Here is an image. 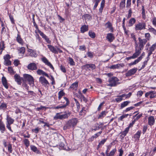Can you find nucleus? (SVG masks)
I'll list each match as a JSON object with an SVG mask.
<instances>
[{
    "label": "nucleus",
    "mask_w": 156,
    "mask_h": 156,
    "mask_svg": "<svg viewBox=\"0 0 156 156\" xmlns=\"http://www.w3.org/2000/svg\"><path fill=\"white\" fill-rule=\"evenodd\" d=\"M78 122V120L76 118H72L69 120L63 127V129L66 130L70 129L71 127L75 126Z\"/></svg>",
    "instance_id": "1"
},
{
    "label": "nucleus",
    "mask_w": 156,
    "mask_h": 156,
    "mask_svg": "<svg viewBox=\"0 0 156 156\" xmlns=\"http://www.w3.org/2000/svg\"><path fill=\"white\" fill-rule=\"evenodd\" d=\"M62 112L57 113L54 117V119L55 120L58 119L62 120L64 119H67L70 115L71 113L68 112L64 114H61Z\"/></svg>",
    "instance_id": "2"
},
{
    "label": "nucleus",
    "mask_w": 156,
    "mask_h": 156,
    "mask_svg": "<svg viewBox=\"0 0 156 156\" xmlns=\"http://www.w3.org/2000/svg\"><path fill=\"white\" fill-rule=\"evenodd\" d=\"M135 52L133 55V58L137 57L141 53V51L144 48L143 47L138 45L137 43L135 44Z\"/></svg>",
    "instance_id": "3"
},
{
    "label": "nucleus",
    "mask_w": 156,
    "mask_h": 156,
    "mask_svg": "<svg viewBox=\"0 0 156 156\" xmlns=\"http://www.w3.org/2000/svg\"><path fill=\"white\" fill-rule=\"evenodd\" d=\"M23 77L26 80L28 81L29 84L30 86H34V79L31 75L28 74H24L23 75Z\"/></svg>",
    "instance_id": "4"
},
{
    "label": "nucleus",
    "mask_w": 156,
    "mask_h": 156,
    "mask_svg": "<svg viewBox=\"0 0 156 156\" xmlns=\"http://www.w3.org/2000/svg\"><path fill=\"white\" fill-rule=\"evenodd\" d=\"M119 81V80L116 77H113L109 79V83L107 85L108 86L111 87H114L117 85V84H119L118 83Z\"/></svg>",
    "instance_id": "5"
},
{
    "label": "nucleus",
    "mask_w": 156,
    "mask_h": 156,
    "mask_svg": "<svg viewBox=\"0 0 156 156\" xmlns=\"http://www.w3.org/2000/svg\"><path fill=\"white\" fill-rule=\"evenodd\" d=\"M6 127L11 132H13L12 130L11 129V125L13 124L14 122V119H12L9 115H7L6 117Z\"/></svg>",
    "instance_id": "6"
},
{
    "label": "nucleus",
    "mask_w": 156,
    "mask_h": 156,
    "mask_svg": "<svg viewBox=\"0 0 156 156\" xmlns=\"http://www.w3.org/2000/svg\"><path fill=\"white\" fill-rule=\"evenodd\" d=\"M146 23L144 22H139L135 25V30L136 31L141 30L145 29Z\"/></svg>",
    "instance_id": "7"
},
{
    "label": "nucleus",
    "mask_w": 156,
    "mask_h": 156,
    "mask_svg": "<svg viewBox=\"0 0 156 156\" xmlns=\"http://www.w3.org/2000/svg\"><path fill=\"white\" fill-rule=\"evenodd\" d=\"M39 81L46 88H48L49 85V83L44 77L41 76L39 78Z\"/></svg>",
    "instance_id": "8"
},
{
    "label": "nucleus",
    "mask_w": 156,
    "mask_h": 156,
    "mask_svg": "<svg viewBox=\"0 0 156 156\" xmlns=\"http://www.w3.org/2000/svg\"><path fill=\"white\" fill-rule=\"evenodd\" d=\"M137 70V68H134L128 70L126 73L125 75L127 77H129L135 74Z\"/></svg>",
    "instance_id": "9"
},
{
    "label": "nucleus",
    "mask_w": 156,
    "mask_h": 156,
    "mask_svg": "<svg viewBox=\"0 0 156 156\" xmlns=\"http://www.w3.org/2000/svg\"><path fill=\"white\" fill-rule=\"evenodd\" d=\"M42 61L44 63L45 65H47L49 66L51 69L53 70L54 69V68L53 67L51 63L49 62L48 59L45 57H43L41 58Z\"/></svg>",
    "instance_id": "10"
},
{
    "label": "nucleus",
    "mask_w": 156,
    "mask_h": 156,
    "mask_svg": "<svg viewBox=\"0 0 156 156\" xmlns=\"http://www.w3.org/2000/svg\"><path fill=\"white\" fill-rule=\"evenodd\" d=\"M11 57L10 55L8 54H7L4 57V58L5 60L4 62L5 64L7 66L10 65L11 64V62L9 60Z\"/></svg>",
    "instance_id": "11"
},
{
    "label": "nucleus",
    "mask_w": 156,
    "mask_h": 156,
    "mask_svg": "<svg viewBox=\"0 0 156 156\" xmlns=\"http://www.w3.org/2000/svg\"><path fill=\"white\" fill-rule=\"evenodd\" d=\"M27 68L29 70H37V64L34 62L30 63L28 65Z\"/></svg>",
    "instance_id": "12"
},
{
    "label": "nucleus",
    "mask_w": 156,
    "mask_h": 156,
    "mask_svg": "<svg viewBox=\"0 0 156 156\" xmlns=\"http://www.w3.org/2000/svg\"><path fill=\"white\" fill-rule=\"evenodd\" d=\"M138 40L139 43L138 44V45L144 48V45L147 42V39H142L141 38L139 37L138 38Z\"/></svg>",
    "instance_id": "13"
},
{
    "label": "nucleus",
    "mask_w": 156,
    "mask_h": 156,
    "mask_svg": "<svg viewBox=\"0 0 156 156\" xmlns=\"http://www.w3.org/2000/svg\"><path fill=\"white\" fill-rule=\"evenodd\" d=\"M105 26L106 28H108L111 32H113L114 28L112 27V24L111 22L109 21H108L105 24Z\"/></svg>",
    "instance_id": "14"
},
{
    "label": "nucleus",
    "mask_w": 156,
    "mask_h": 156,
    "mask_svg": "<svg viewBox=\"0 0 156 156\" xmlns=\"http://www.w3.org/2000/svg\"><path fill=\"white\" fill-rule=\"evenodd\" d=\"M89 68H91L92 69H94L95 68V65L93 64H87L83 66L82 68L86 70H87Z\"/></svg>",
    "instance_id": "15"
},
{
    "label": "nucleus",
    "mask_w": 156,
    "mask_h": 156,
    "mask_svg": "<svg viewBox=\"0 0 156 156\" xmlns=\"http://www.w3.org/2000/svg\"><path fill=\"white\" fill-rule=\"evenodd\" d=\"M64 99L66 101V103L65 105H63L60 106H57L55 107L54 108L55 109H58L59 108H65L67 105H68L69 103V102L68 99L65 97H64Z\"/></svg>",
    "instance_id": "16"
},
{
    "label": "nucleus",
    "mask_w": 156,
    "mask_h": 156,
    "mask_svg": "<svg viewBox=\"0 0 156 156\" xmlns=\"http://www.w3.org/2000/svg\"><path fill=\"white\" fill-rule=\"evenodd\" d=\"M38 33L45 40L47 43L49 44H51V41L49 40V38L45 34H44L40 30H38Z\"/></svg>",
    "instance_id": "17"
},
{
    "label": "nucleus",
    "mask_w": 156,
    "mask_h": 156,
    "mask_svg": "<svg viewBox=\"0 0 156 156\" xmlns=\"http://www.w3.org/2000/svg\"><path fill=\"white\" fill-rule=\"evenodd\" d=\"M106 38L108 41L110 42H111L115 39V37L113 34L108 33L107 34Z\"/></svg>",
    "instance_id": "18"
},
{
    "label": "nucleus",
    "mask_w": 156,
    "mask_h": 156,
    "mask_svg": "<svg viewBox=\"0 0 156 156\" xmlns=\"http://www.w3.org/2000/svg\"><path fill=\"white\" fill-rule=\"evenodd\" d=\"M14 78L15 81L17 82L18 84L20 85L21 83V81L22 78L20 77L19 75L16 74L14 76Z\"/></svg>",
    "instance_id": "19"
},
{
    "label": "nucleus",
    "mask_w": 156,
    "mask_h": 156,
    "mask_svg": "<svg viewBox=\"0 0 156 156\" xmlns=\"http://www.w3.org/2000/svg\"><path fill=\"white\" fill-rule=\"evenodd\" d=\"M155 122V120L154 117L153 116H151L148 118V124L152 126L154 124Z\"/></svg>",
    "instance_id": "20"
},
{
    "label": "nucleus",
    "mask_w": 156,
    "mask_h": 156,
    "mask_svg": "<svg viewBox=\"0 0 156 156\" xmlns=\"http://www.w3.org/2000/svg\"><path fill=\"white\" fill-rule=\"evenodd\" d=\"M37 73L38 75H42L43 76H44L48 78H49V76L48 74L41 69H39L37 70Z\"/></svg>",
    "instance_id": "21"
},
{
    "label": "nucleus",
    "mask_w": 156,
    "mask_h": 156,
    "mask_svg": "<svg viewBox=\"0 0 156 156\" xmlns=\"http://www.w3.org/2000/svg\"><path fill=\"white\" fill-rule=\"evenodd\" d=\"M47 46L51 52L57 54L58 53L57 50L54 46L50 44L48 45Z\"/></svg>",
    "instance_id": "22"
},
{
    "label": "nucleus",
    "mask_w": 156,
    "mask_h": 156,
    "mask_svg": "<svg viewBox=\"0 0 156 156\" xmlns=\"http://www.w3.org/2000/svg\"><path fill=\"white\" fill-rule=\"evenodd\" d=\"M124 66V65L123 63H120L116 65H112L109 68L111 69H119V68L120 67H123Z\"/></svg>",
    "instance_id": "23"
},
{
    "label": "nucleus",
    "mask_w": 156,
    "mask_h": 156,
    "mask_svg": "<svg viewBox=\"0 0 156 156\" xmlns=\"http://www.w3.org/2000/svg\"><path fill=\"white\" fill-rule=\"evenodd\" d=\"M2 82L3 85L7 89H8L9 86L6 78L3 76L2 78Z\"/></svg>",
    "instance_id": "24"
},
{
    "label": "nucleus",
    "mask_w": 156,
    "mask_h": 156,
    "mask_svg": "<svg viewBox=\"0 0 156 156\" xmlns=\"http://www.w3.org/2000/svg\"><path fill=\"white\" fill-rule=\"evenodd\" d=\"M37 120L39 121L38 124H40L41 123H43L44 124V125L43 126L44 127L45 126H46L48 127H49L51 125L49 124L48 123H47L44 122L43 121V119H38Z\"/></svg>",
    "instance_id": "25"
},
{
    "label": "nucleus",
    "mask_w": 156,
    "mask_h": 156,
    "mask_svg": "<svg viewBox=\"0 0 156 156\" xmlns=\"http://www.w3.org/2000/svg\"><path fill=\"white\" fill-rule=\"evenodd\" d=\"M16 41L19 44L22 45H23L24 43L23 39L20 36L19 34H18L16 38Z\"/></svg>",
    "instance_id": "26"
},
{
    "label": "nucleus",
    "mask_w": 156,
    "mask_h": 156,
    "mask_svg": "<svg viewBox=\"0 0 156 156\" xmlns=\"http://www.w3.org/2000/svg\"><path fill=\"white\" fill-rule=\"evenodd\" d=\"M105 0H102L100 5V7L99 9V12L100 14L102 13L103 8L105 6Z\"/></svg>",
    "instance_id": "27"
},
{
    "label": "nucleus",
    "mask_w": 156,
    "mask_h": 156,
    "mask_svg": "<svg viewBox=\"0 0 156 156\" xmlns=\"http://www.w3.org/2000/svg\"><path fill=\"white\" fill-rule=\"evenodd\" d=\"M27 51L28 54L29 56L32 57H35L36 55L35 51L32 49H28Z\"/></svg>",
    "instance_id": "28"
},
{
    "label": "nucleus",
    "mask_w": 156,
    "mask_h": 156,
    "mask_svg": "<svg viewBox=\"0 0 156 156\" xmlns=\"http://www.w3.org/2000/svg\"><path fill=\"white\" fill-rule=\"evenodd\" d=\"M108 113V112L105 111H102L98 115V119H102L104 118L106 114Z\"/></svg>",
    "instance_id": "29"
},
{
    "label": "nucleus",
    "mask_w": 156,
    "mask_h": 156,
    "mask_svg": "<svg viewBox=\"0 0 156 156\" xmlns=\"http://www.w3.org/2000/svg\"><path fill=\"white\" fill-rule=\"evenodd\" d=\"M129 131V128H126L125 130L120 133V136L122 138L126 136Z\"/></svg>",
    "instance_id": "30"
},
{
    "label": "nucleus",
    "mask_w": 156,
    "mask_h": 156,
    "mask_svg": "<svg viewBox=\"0 0 156 156\" xmlns=\"http://www.w3.org/2000/svg\"><path fill=\"white\" fill-rule=\"evenodd\" d=\"M78 82H76L73 83L70 87V88L73 90H77L78 86Z\"/></svg>",
    "instance_id": "31"
},
{
    "label": "nucleus",
    "mask_w": 156,
    "mask_h": 156,
    "mask_svg": "<svg viewBox=\"0 0 156 156\" xmlns=\"http://www.w3.org/2000/svg\"><path fill=\"white\" fill-rule=\"evenodd\" d=\"M88 30V26L84 25L82 26L80 28L81 32L82 33H84Z\"/></svg>",
    "instance_id": "32"
},
{
    "label": "nucleus",
    "mask_w": 156,
    "mask_h": 156,
    "mask_svg": "<svg viewBox=\"0 0 156 156\" xmlns=\"http://www.w3.org/2000/svg\"><path fill=\"white\" fill-rule=\"evenodd\" d=\"M0 130L2 133H3L5 130V125L1 120H0Z\"/></svg>",
    "instance_id": "33"
},
{
    "label": "nucleus",
    "mask_w": 156,
    "mask_h": 156,
    "mask_svg": "<svg viewBox=\"0 0 156 156\" xmlns=\"http://www.w3.org/2000/svg\"><path fill=\"white\" fill-rule=\"evenodd\" d=\"M129 115L130 116H131L132 115V114H124L118 118V121H123V120L124 119L126 118Z\"/></svg>",
    "instance_id": "34"
},
{
    "label": "nucleus",
    "mask_w": 156,
    "mask_h": 156,
    "mask_svg": "<svg viewBox=\"0 0 156 156\" xmlns=\"http://www.w3.org/2000/svg\"><path fill=\"white\" fill-rule=\"evenodd\" d=\"M136 20L134 18H132L129 21L128 26L129 27L132 26L136 22Z\"/></svg>",
    "instance_id": "35"
},
{
    "label": "nucleus",
    "mask_w": 156,
    "mask_h": 156,
    "mask_svg": "<svg viewBox=\"0 0 156 156\" xmlns=\"http://www.w3.org/2000/svg\"><path fill=\"white\" fill-rule=\"evenodd\" d=\"M141 134V131H137L136 133L134 135V138H135L136 140H139Z\"/></svg>",
    "instance_id": "36"
},
{
    "label": "nucleus",
    "mask_w": 156,
    "mask_h": 156,
    "mask_svg": "<svg viewBox=\"0 0 156 156\" xmlns=\"http://www.w3.org/2000/svg\"><path fill=\"white\" fill-rule=\"evenodd\" d=\"M129 101H125L122 103L121 105L120 109H122L123 108L127 106L129 103Z\"/></svg>",
    "instance_id": "37"
},
{
    "label": "nucleus",
    "mask_w": 156,
    "mask_h": 156,
    "mask_svg": "<svg viewBox=\"0 0 156 156\" xmlns=\"http://www.w3.org/2000/svg\"><path fill=\"white\" fill-rule=\"evenodd\" d=\"M125 6V0H122L119 5L120 8L122 9Z\"/></svg>",
    "instance_id": "38"
},
{
    "label": "nucleus",
    "mask_w": 156,
    "mask_h": 156,
    "mask_svg": "<svg viewBox=\"0 0 156 156\" xmlns=\"http://www.w3.org/2000/svg\"><path fill=\"white\" fill-rule=\"evenodd\" d=\"M65 95V93L62 90L60 91L59 92H58V100H60L61 98H62V97L64 96Z\"/></svg>",
    "instance_id": "39"
},
{
    "label": "nucleus",
    "mask_w": 156,
    "mask_h": 156,
    "mask_svg": "<svg viewBox=\"0 0 156 156\" xmlns=\"http://www.w3.org/2000/svg\"><path fill=\"white\" fill-rule=\"evenodd\" d=\"M68 60L69 63L70 64V65L74 66L75 65V62L73 61V59L69 57L68 58Z\"/></svg>",
    "instance_id": "40"
},
{
    "label": "nucleus",
    "mask_w": 156,
    "mask_h": 156,
    "mask_svg": "<svg viewBox=\"0 0 156 156\" xmlns=\"http://www.w3.org/2000/svg\"><path fill=\"white\" fill-rule=\"evenodd\" d=\"M89 36L92 38H94L95 37V33L91 31H89L88 33Z\"/></svg>",
    "instance_id": "41"
},
{
    "label": "nucleus",
    "mask_w": 156,
    "mask_h": 156,
    "mask_svg": "<svg viewBox=\"0 0 156 156\" xmlns=\"http://www.w3.org/2000/svg\"><path fill=\"white\" fill-rule=\"evenodd\" d=\"M7 105L6 104L4 103H2L0 105V109L4 110L6 108Z\"/></svg>",
    "instance_id": "42"
},
{
    "label": "nucleus",
    "mask_w": 156,
    "mask_h": 156,
    "mask_svg": "<svg viewBox=\"0 0 156 156\" xmlns=\"http://www.w3.org/2000/svg\"><path fill=\"white\" fill-rule=\"evenodd\" d=\"M31 150L33 151L35 153L38 154L40 152L38 150L36 147H31Z\"/></svg>",
    "instance_id": "43"
},
{
    "label": "nucleus",
    "mask_w": 156,
    "mask_h": 156,
    "mask_svg": "<svg viewBox=\"0 0 156 156\" xmlns=\"http://www.w3.org/2000/svg\"><path fill=\"white\" fill-rule=\"evenodd\" d=\"M18 50L19 53L24 54L25 52V48L24 47H22Z\"/></svg>",
    "instance_id": "44"
},
{
    "label": "nucleus",
    "mask_w": 156,
    "mask_h": 156,
    "mask_svg": "<svg viewBox=\"0 0 156 156\" xmlns=\"http://www.w3.org/2000/svg\"><path fill=\"white\" fill-rule=\"evenodd\" d=\"M59 149L61 150H64L66 151H69L71 149L69 148V147H59Z\"/></svg>",
    "instance_id": "45"
},
{
    "label": "nucleus",
    "mask_w": 156,
    "mask_h": 156,
    "mask_svg": "<svg viewBox=\"0 0 156 156\" xmlns=\"http://www.w3.org/2000/svg\"><path fill=\"white\" fill-rule=\"evenodd\" d=\"M84 17L86 20H90L91 19V16L89 14H86L83 16Z\"/></svg>",
    "instance_id": "46"
},
{
    "label": "nucleus",
    "mask_w": 156,
    "mask_h": 156,
    "mask_svg": "<svg viewBox=\"0 0 156 156\" xmlns=\"http://www.w3.org/2000/svg\"><path fill=\"white\" fill-rule=\"evenodd\" d=\"M156 47V44H153L150 48L149 50L153 52L155 49Z\"/></svg>",
    "instance_id": "47"
},
{
    "label": "nucleus",
    "mask_w": 156,
    "mask_h": 156,
    "mask_svg": "<svg viewBox=\"0 0 156 156\" xmlns=\"http://www.w3.org/2000/svg\"><path fill=\"white\" fill-rule=\"evenodd\" d=\"M74 100L76 103L77 110L79 111L80 108V104L76 99L74 98Z\"/></svg>",
    "instance_id": "48"
},
{
    "label": "nucleus",
    "mask_w": 156,
    "mask_h": 156,
    "mask_svg": "<svg viewBox=\"0 0 156 156\" xmlns=\"http://www.w3.org/2000/svg\"><path fill=\"white\" fill-rule=\"evenodd\" d=\"M142 116V114H141L138 115V114H136L133 116L134 117H136L135 119V120H138Z\"/></svg>",
    "instance_id": "49"
},
{
    "label": "nucleus",
    "mask_w": 156,
    "mask_h": 156,
    "mask_svg": "<svg viewBox=\"0 0 156 156\" xmlns=\"http://www.w3.org/2000/svg\"><path fill=\"white\" fill-rule=\"evenodd\" d=\"M23 142L26 146H28L30 145V142L28 139H24Z\"/></svg>",
    "instance_id": "50"
},
{
    "label": "nucleus",
    "mask_w": 156,
    "mask_h": 156,
    "mask_svg": "<svg viewBox=\"0 0 156 156\" xmlns=\"http://www.w3.org/2000/svg\"><path fill=\"white\" fill-rule=\"evenodd\" d=\"M145 36L146 38L145 39H147V41L150 40L151 36L149 33H147L145 34Z\"/></svg>",
    "instance_id": "51"
},
{
    "label": "nucleus",
    "mask_w": 156,
    "mask_h": 156,
    "mask_svg": "<svg viewBox=\"0 0 156 156\" xmlns=\"http://www.w3.org/2000/svg\"><path fill=\"white\" fill-rule=\"evenodd\" d=\"M107 139H105L101 140L99 143L98 146L103 145L105 143Z\"/></svg>",
    "instance_id": "52"
},
{
    "label": "nucleus",
    "mask_w": 156,
    "mask_h": 156,
    "mask_svg": "<svg viewBox=\"0 0 156 156\" xmlns=\"http://www.w3.org/2000/svg\"><path fill=\"white\" fill-rule=\"evenodd\" d=\"M116 151V149L115 148L113 149L110 152L108 156H113V155Z\"/></svg>",
    "instance_id": "53"
},
{
    "label": "nucleus",
    "mask_w": 156,
    "mask_h": 156,
    "mask_svg": "<svg viewBox=\"0 0 156 156\" xmlns=\"http://www.w3.org/2000/svg\"><path fill=\"white\" fill-rule=\"evenodd\" d=\"M87 56L90 58H92L94 56V53L90 51H88L87 53Z\"/></svg>",
    "instance_id": "54"
},
{
    "label": "nucleus",
    "mask_w": 156,
    "mask_h": 156,
    "mask_svg": "<svg viewBox=\"0 0 156 156\" xmlns=\"http://www.w3.org/2000/svg\"><path fill=\"white\" fill-rule=\"evenodd\" d=\"M5 47L3 43H2L0 44V54H1L2 51L4 50Z\"/></svg>",
    "instance_id": "55"
},
{
    "label": "nucleus",
    "mask_w": 156,
    "mask_h": 156,
    "mask_svg": "<svg viewBox=\"0 0 156 156\" xmlns=\"http://www.w3.org/2000/svg\"><path fill=\"white\" fill-rule=\"evenodd\" d=\"M94 2H95V5L93 7V9H95L96 7H97L98 3L99 2V0H94Z\"/></svg>",
    "instance_id": "56"
},
{
    "label": "nucleus",
    "mask_w": 156,
    "mask_h": 156,
    "mask_svg": "<svg viewBox=\"0 0 156 156\" xmlns=\"http://www.w3.org/2000/svg\"><path fill=\"white\" fill-rule=\"evenodd\" d=\"M8 71L11 74H14V72L12 68L11 67H9L8 68Z\"/></svg>",
    "instance_id": "57"
},
{
    "label": "nucleus",
    "mask_w": 156,
    "mask_h": 156,
    "mask_svg": "<svg viewBox=\"0 0 156 156\" xmlns=\"http://www.w3.org/2000/svg\"><path fill=\"white\" fill-rule=\"evenodd\" d=\"M87 109H85V108L84 107L83 108H82V109L81 110V111H80V115H83V112L84 113V114H85V112H86Z\"/></svg>",
    "instance_id": "58"
},
{
    "label": "nucleus",
    "mask_w": 156,
    "mask_h": 156,
    "mask_svg": "<svg viewBox=\"0 0 156 156\" xmlns=\"http://www.w3.org/2000/svg\"><path fill=\"white\" fill-rule=\"evenodd\" d=\"M131 0H127L126 5V8H129L131 6Z\"/></svg>",
    "instance_id": "59"
},
{
    "label": "nucleus",
    "mask_w": 156,
    "mask_h": 156,
    "mask_svg": "<svg viewBox=\"0 0 156 156\" xmlns=\"http://www.w3.org/2000/svg\"><path fill=\"white\" fill-rule=\"evenodd\" d=\"M150 32L153 33L154 34L156 35V30L153 28H149L148 29Z\"/></svg>",
    "instance_id": "60"
},
{
    "label": "nucleus",
    "mask_w": 156,
    "mask_h": 156,
    "mask_svg": "<svg viewBox=\"0 0 156 156\" xmlns=\"http://www.w3.org/2000/svg\"><path fill=\"white\" fill-rule=\"evenodd\" d=\"M48 108L44 106H41L40 107L37 108H36V109L38 111H39L40 110H42L44 108H45V109H46V108Z\"/></svg>",
    "instance_id": "61"
},
{
    "label": "nucleus",
    "mask_w": 156,
    "mask_h": 156,
    "mask_svg": "<svg viewBox=\"0 0 156 156\" xmlns=\"http://www.w3.org/2000/svg\"><path fill=\"white\" fill-rule=\"evenodd\" d=\"M131 38H132L134 40L135 42V44H136V43H137V41L135 35L133 34H131Z\"/></svg>",
    "instance_id": "62"
},
{
    "label": "nucleus",
    "mask_w": 156,
    "mask_h": 156,
    "mask_svg": "<svg viewBox=\"0 0 156 156\" xmlns=\"http://www.w3.org/2000/svg\"><path fill=\"white\" fill-rule=\"evenodd\" d=\"M102 132L101 131H100L97 133L95 134L94 135H93L94 137L95 138H97V137L99 136L100 135L101 133Z\"/></svg>",
    "instance_id": "63"
},
{
    "label": "nucleus",
    "mask_w": 156,
    "mask_h": 156,
    "mask_svg": "<svg viewBox=\"0 0 156 156\" xmlns=\"http://www.w3.org/2000/svg\"><path fill=\"white\" fill-rule=\"evenodd\" d=\"M122 98H121L119 96H118L117 97V98H116L115 100V101L117 102H119L120 101H121L122 100Z\"/></svg>",
    "instance_id": "64"
}]
</instances>
